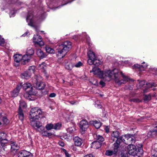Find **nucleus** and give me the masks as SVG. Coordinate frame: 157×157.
I'll use <instances>...</instances> for the list:
<instances>
[{
    "instance_id": "obj_1",
    "label": "nucleus",
    "mask_w": 157,
    "mask_h": 157,
    "mask_svg": "<svg viewBox=\"0 0 157 157\" xmlns=\"http://www.w3.org/2000/svg\"><path fill=\"white\" fill-rule=\"evenodd\" d=\"M90 72H94L95 75L98 74L100 78H103L108 81L113 79L119 85L125 84L126 82L131 80L128 76L124 75L122 72H120L118 69L116 68L111 71L108 70L102 71H100L98 67H95Z\"/></svg>"
},
{
    "instance_id": "obj_2",
    "label": "nucleus",
    "mask_w": 157,
    "mask_h": 157,
    "mask_svg": "<svg viewBox=\"0 0 157 157\" xmlns=\"http://www.w3.org/2000/svg\"><path fill=\"white\" fill-rule=\"evenodd\" d=\"M72 47L71 42L68 41H65L59 45L57 48L56 53L57 56L59 59L63 58Z\"/></svg>"
},
{
    "instance_id": "obj_3",
    "label": "nucleus",
    "mask_w": 157,
    "mask_h": 157,
    "mask_svg": "<svg viewBox=\"0 0 157 157\" xmlns=\"http://www.w3.org/2000/svg\"><path fill=\"white\" fill-rule=\"evenodd\" d=\"M42 112L38 107H34L31 109L29 118L31 124L33 127L37 125V123H40L37 120L42 117Z\"/></svg>"
},
{
    "instance_id": "obj_4",
    "label": "nucleus",
    "mask_w": 157,
    "mask_h": 157,
    "mask_svg": "<svg viewBox=\"0 0 157 157\" xmlns=\"http://www.w3.org/2000/svg\"><path fill=\"white\" fill-rule=\"evenodd\" d=\"M36 126L33 127L36 130H37L38 132H40L42 135L46 137H49L52 135V133L48 132V131H45L44 127L42 126L40 123H37V124Z\"/></svg>"
},
{
    "instance_id": "obj_5",
    "label": "nucleus",
    "mask_w": 157,
    "mask_h": 157,
    "mask_svg": "<svg viewBox=\"0 0 157 157\" xmlns=\"http://www.w3.org/2000/svg\"><path fill=\"white\" fill-rule=\"evenodd\" d=\"M120 132L119 131H113L111 134V139L113 141L118 140L125 141L126 140L123 138V135L120 136Z\"/></svg>"
},
{
    "instance_id": "obj_6",
    "label": "nucleus",
    "mask_w": 157,
    "mask_h": 157,
    "mask_svg": "<svg viewBox=\"0 0 157 157\" xmlns=\"http://www.w3.org/2000/svg\"><path fill=\"white\" fill-rule=\"evenodd\" d=\"M34 69V66L30 67L28 71H26L21 74V78L24 79H28L31 76V72L32 71L33 72Z\"/></svg>"
},
{
    "instance_id": "obj_7",
    "label": "nucleus",
    "mask_w": 157,
    "mask_h": 157,
    "mask_svg": "<svg viewBox=\"0 0 157 157\" xmlns=\"http://www.w3.org/2000/svg\"><path fill=\"white\" fill-rule=\"evenodd\" d=\"M33 41L35 44H38L40 46L44 44V42L42 40L41 36L37 34L34 36Z\"/></svg>"
},
{
    "instance_id": "obj_8",
    "label": "nucleus",
    "mask_w": 157,
    "mask_h": 157,
    "mask_svg": "<svg viewBox=\"0 0 157 157\" xmlns=\"http://www.w3.org/2000/svg\"><path fill=\"white\" fill-rule=\"evenodd\" d=\"M128 151L129 155H135L137 153V149L136 146L132 144H129L127 146Z\"/></svg>"
},
{
    "instance_id": "obj_9",
    "label": "nucleus",
    "mask_w": 157,
    "mask_h": 157,
    "mask_svg": "<svg viewBox=\"0 0 157 157\" xmlns=\"http://www.w3.org/2000/svg\"><path fill=\"white\" fill-rule=\"evenodd\" d=\"M149 130L150 132L149 134L152 136H157V121L155 122L151 125Z\"/></svg>"
},
{
    "instance_id": "obj_10",
    "label": "nucleus",
    "mask_w": 157,
    "mask_h": 157,
    "mask_svg": "<svg viewBox=\"0 0 157 157\" xmlns=\"http://www.w3.org/2000/svg\"><path fill=\"white\" fill-rule=\"evenodd\" d=\"M32 154L25 150L20 151L18 154V157H32Z\"/></svg>"
},
{
    "instance_id": "obj_11",
    "label": "nucleus",
    "mask_w": 157,
    "mask_h": 157,
    "mask_svg": "<svg viewBox=\"0 0 157 157\" xmlns=\"http://www.w3.org/2000/svg\"><path fill=\"white\" fill-rule=\"evenodd\" d=\"M79 127L82 131H85L89 127L88 122L85 120H82L80 122Z\"/></svg>"
},
{
    "instance_id": "obj_12",
    "label": "nucleus",
    "mask_w": 157,
    "mask_h": 157,
    "mask_svg": "<svg viewBox=\"0 0 157 157\" xmlns=\"http://www.w3.org/2000/svg\"><path fill=\"white\" fill-rule=\"evenodd\" d=\"M123 137H125L126 140H127V143H131L135 142V138L134 136L132 135L128 134L123 136Z\"/></svg>"
},
{
    "instance_id": "obj_13",
    "label": "nucleus",
    "mask_w": 157,
    "mask_h": 157,
    "mask_svg": "<svg viewBox=\"0 0 157 157\" xmlns=\"http://www.w3.org/2000/svg\"><path fill=\"white\" fill-rule=\"evenodd\" d=\"M116 142L113 144V153L114 154H116L117 152L118 148L120 146V143L122 142H124L126 143V142L125 141H121V140H115Z\"/></svg>"
},
{
    "instance_id": "obj_14",
    "label": "nucleus",
    "mask_w": 157,
    "mask_h": 157,
    "mask_svg": "<svg viewBox=\"0 0 157 157\" xmlns=\"http://www.w3.org/2000/svg\"><path fill=\"white\" fill-rule=\"evenodd\" d=\"M33 16L32 12H29L26 18V21L28 23V25L29 26H32L33 25Z\"/></svg>"
},
{
    "instance_id": "obj_15",
    "label": "nucleus",
    "mask_w": 157,
    "mask_h": 157,
    "mask_svg": "<svg viewBox=\"0 0 157 157\" xmlns=\"http://www.w3.org/2000/svg\"><path fill=\"white\" fill-rule=\"evenodd\" d=\"M73 140L75 145L77 146H81L83 143L82 140L78 136L75 137L73 139Z\"/></svg>"
},
{
    "instance_id": "obj_16",
    "label": "nucleus",
    "mask_w": 157,
    "mask_h": 157,
    "mask_svg": "<svg viewBox=\"0 0 157 157\" xmlns=\"http://www.w3.org/2000/svg\"><path fill=\"white\" fill-rule=\"evenodd\" d=\"M151 152V157H157V144H154L152 146Z\"/></svg>"
},
{
    "instance_id": "obj_17",
    "label": "nucleus",
    "mask_w": 157,
    "mask_h": 157,
    "mask_svg": "<svg viewBox=\"0 0 157 157\" xmlns=\"http://www.w3.org/2000/svg\"><path fill=\"white\" fill-rule=\"evenodd\" d=\"M45 86V83L44 82L37 81L35 85V87L40 90L43 89Z\"/></svg>"
},
{
    "instance_id": "obj_18",
    "label": "nucleus",
    "mask_w": 157,
    "mask_h": 157,
    "mask_svg": "<svg viewBox=\"0 0 157 157\" xmlns=\"http://www.w3.org/2000/svg\"><path fill=\"white\" fill-rule=\"evenodd\" d=\"M8 141L7 134L4 132H0V142H8Z\"/></svg>"
},
{
    "instance_id": "obj_19",
    "label": "nucleus",
    "mask_w": 157,
    "mask_h": 157,
    "mask_svg": "<svg viewBox=\"0 0 157 157\" xmlns=\"http://www.w3.org/2000/svg\"><path fill=\"white\" fill-rule=\"evenodd\" d=\"M22 86L23 89L25 90H26V91H33V87L32 85L29 83L27 82L25 83L22 85Z\"/></svg>"
},
{
    "instance_id": "obj_20",
    "label": "nucleus",
    "mask_w": 157,
    "mask_h": 157,
    "mask_svg": "<svg viewBox=\"0 0 157 157\" xmlns=\"http://www.w3.org/2000/svg\"><path fill=\"white\" fill-rule=\"evenodd\" d=\"M14 61L17 63V65L19 64L20 62H21L22 64V56L20 54H15L14 56Z\"/></svg>"
},
{
    "instance_id": "obj_21",
    "label": "nucleus",
    "mask_w": 157,
    "mask_h": 157,
    "mask_svg": "<svg viewBox=\"0 0 157 157\" xmlns=\"http://www.w3.org/2000/svg\"><path fill=\"white\" fill-rule=\"evenodd\" d=\"M22 64L24 65L29 61L31 58V56L26 54L22 56Z\"/></svg>"
},
{
    "instance_id": "obj_22",
    "label": "nucleus",
    "mask_w": 157,
    "mask_h": 157,
    "mask_svg": "<svg viewBox=\"0 0 157 157\" xmlns=\"http://www.w3.org/2000/svg\"><path fill=\"white\" fill-rule=\"evenodd\" d=\"M11 151L12 152H15L19 148V146L15 143L11 141L10 142Z\"/></svg>"
},
{
    "instance_id": "obj_23",
    "label": "nucleus",
    "mask_w": 157,
    "mask_h": 157,
    "mask_svg": "<svg viewBox=\"0 0 157 157\" xmlns=\"http://www.w3.org/2000/svg\"><path fill=\"white\" fill-rule=\"evenodd\" d=\"M101 146V143L98 141H95L91 144V147L94 149H98Z\"/></svg>"
},
{
    "instance_id": "obj_24",
    "label": "nucleus",
    "mask_w": 157,
    "mask_h": 157,
    "mask_svg": "<svg viewBox=\"0 0 157 157\" xmlns=\"http://www.w3.org/2000/svg\"><path fill=\"white\" fill-rule=\"evenodd\" d=\"M17 116L19 119L21 121L23 120L24 115L23 111L21 109H18Z\"/></svg>"
},
{
    "instance_id": "obj_25",
    "label": "nucleus",
    "mask_w": 157,
    "mask_h": 157,
    "mask_svg": "<svg viewBox=\"0 0 157 157\" xmlns=\"http://www.w3.org/2000/svg\"><path fill=\"white\" fill-rule=\"evenodd\" d=\"M93 136L94 139L103 142L104 140V138L101 136L96 133H94Z\"/></svg>"
},
{
    "instance_id": "obj_26",
    "label": "nucleus",
    "mask_w": 157,
    "mask_h": 157,
    "mask_svg": "<svg viewBox=\"0 0 157 157\" xmlns=\"http://www.w3.org/2000/svg\"><path fill=\"white\" fill-rule=\"evenodd\" d=\"M35 94V92L31 91H26V92L24 94V97L27 99H30V97L31 95H34Z\"/></svg>"
},
{
    "instance_id": "obj_27",
    "label": "nucleus",
    "mask_w": 157,
    "mask_h": 157,
    "mask_svg": "<svg viewBox=\"0 0 157 157\" xmlns=\"http://www.w3.org/2000/svg\"><path fill=\"white\" fill-rule=\"evenodd\" d=\"M36 54L41 59H43L45 57V55L43 52L40 49H38L36 51Z\"/></svg>"
},
{
    "instance_id": "obj_28",
    "label": "nucleus",
    "mask_w": 157,
    "mask_h": 157,
    "mask_svg": "<svg viewBox=\"0 0 157 157\" xmlns=\"http://www.w3.org/2000/svg\"><path fill=\"white\" fill-rule=\"evenodd\" d=\"M91 123L93 124L96 128H99L101 126V123L97 121H90Z\"/></svg>"
},
{
    "instance_id": "obj_29",
    "label": "nucleus",
    "mask_w": 157,
    "mask_h": 157,
    "mask_svg": "<svg viewBox=\"0 0 157 157\" xmlns=\"http://www.w3.org/2000/svg\"><path fill=\"white\" fill-rule=\"evenodd\" d=\"M87 54L89 59H93L96 58L94 52L91 51H89L88 52Z\"/></svg>"
},
{
    "instance_id": "obj_30",
    "label": "nucleus",
    "mask_w": 157,
    "mask_h": 157,
    "mask_svg": "<svg viewBox=\"0 0 157 157\" xmlns=\"http://www.w3.org/2000/svg\"><path fill=\"white\" fill-rule=\"evenodd\" d=\"M133 67L138 69L140 71H144L145 69V67L143 66L142 65L138 64L134 65Z\"/></svg>"
},
{
    "instance_id": "obj_31",
    "label": "nucleus",
    "mask_w": 157,
    "mask_h": 157,
    "mask_svg": "<svg viewBox=\"0 0 157 157\" xmlns=\"http://www.w3.org/2000/svg\"><path fill=\"white\" fill-rule=\"evenodd\" d=\"M34 53V50L32 48H27L26 52V54L31 56L33 55Z\"/></svg>"
},
{
    "instance_id": "obj_32",
    "label": "nucleus",
    "mask_w": 157,
    "mask_h": 157,
    "mask_svg": "<svg viewBox=\"0 0 157 157\" xmlns=\"http://www.w3.org/2000/svg\"><path fill=\"white\" fill-rule=\"evenodd\" d=\"M74 67V64L71 63H67L65 65V68L69 70H71Z\"/></svg>"
},
{
    "instance_id": "obj_33",
    "label": "nucleus",
    "mask_w": 157,
    "mask_h": 157,
    "mask_svg": "<svg viewBox=\"0 0 157 157\" xmlns=\"http://www.w3.org/2000/svg\"><path fill=\"white\" fill-rule=\"evenodd\" d=\"M7 143L5 142V141L0 142V152L5 151V144Z\"/></svg>"
},
{
    "instance_id": "obj_34",
    "label": "nucleus",
    "mask_w": 157,
    "mask_h": 157,
    "mask_svg": "<svg viewBox=\"0 0 157 157\" xmlns=\"http://www.w3.org/2000/svg\"><path fill=\"white\" fill-rule=\"evenodd\" d=\"M45 48L47 52L51 54L54 53V50L49 46H46Z\"/></svg>"
},
{
    "instance_id": "obj_35",
    "label": "nucleus",
    "mask_w": 157,
    "mask_h": 157,
    "mask_svg": "<svg viewBox=\"0 0 157 157\" xmlns=\"http://www.w3.org/2000/svg\"><path fill=\"white\" fill-rule=\"evenodd\" d=\"M46 68V64L44 62H43L39 65L38 68L39 69L44 70Z\"/></svg>"
},
{
    "instance_id": "obj_36",
    "label": "nucleus",
    "mask_w": 157,
    "mask_h": 157,
    "mask_svg": "<svg viewBox=\"0 0 157 157\" xmlns=\"http://www.w3.org/2000/svg\"><path fill=\"white\" fill-rule=\"evenodd\" d=\"M26 106V104L25 102L22 101L21 100L19 101V109H21L22 108H25Z\"/></svg>"
},
{
    "instance_id": "obj_37",
    "label": "nucleus",
    "mask_w": 157,
    "mask_h": 157,
    "mask_svg": "<svg viewBox=\"0 0 157 157\" xmlns=\"http://www.w3.org/2000/svg\"><path fill=\"white\" fill-rule=\"evenodd\" d=\"M45 128L48 130H50L54 129V124L52 123L48 124L45 126Z\"/></svg>"
},
{
    "instance_id": "obj_38",
    "label": "nucleus",
    "mask_w": 157,
    "mask_h": 157,
    "mask_svg": "<svg viewBox=\"0 0 157 157\" xmlns=\"http://www.w3.org/2000/svg\"><path fill=\"white\" fill-rule=\"evenodd\" d=\"M61 126V124L60 123H58L54 124V129L56 130L59 129Z\"/></svg>"
},
{
    "instance_id": "obj_39",
    "label": "nucleus",
    "mask_w": 157,
    "mask_h": 157,
    "mask_svg": "<svg viewBox=\"0 0 157 157\" xmlns=\"http://www.w3.org/2000/svg\"><path fill=\"white\" fill-rule=\"evenodd\" d=\"M156 85L157 84L154 83H148V88H152V89L154 90V89L153 88L156 87Z\"/></svg>"
},
{
    "instance_id": "obj_40",
    "label": "nucleus",
    "mask_w": 157,
    "mask_h": 157,
    "mask_svg": "<svg viewBox=\"0 0 157 157\" xmlns=\"http://www.w3.org/2000/svg\"><path fill=\"white\" fill-rule=\"evenodd\" d=\"M101 63V62L99 59H98L95 58L94 59V65L95 66H98L100 65Z\"/></svg>"
},
{
    "instance_id": "obj_41",
    "label": "nucleus",
    "mask_w": 157,
    "mask_h": 157,
    "mask_svg": "<svg viewBox=\"0 0 157 157\" xmlns=\"http://www.w3.org/2000/svg\"><path fill=\"white\" fill-rule=\"evenodd\" d=\"M19 92H18V91H16V90H14L11 93V95L12 97L14 98L17 96Z\"/></svg>"
},
{
    "instance_id": "obj_42",
    "label": "nucleus",
    "mask_w": 157,
    "mask_h": 157,
    "mask_svg": "<svg viewBox=\"0 0 157 157\" xmlns=\"http://www.w3.org/2000/svg\"><path fill=\"white\" fill-rule=\"evenodd\" d=\"M157 71V69L155 68H149V69L148 70V71L152 73L153 74H155Z\"/></svg>"
},
{
    "instance_id": "obj_43",
    "label": "nucleus",
    "mask_w": 157,
    "mask_h": 157,
    "mask_svg": "<svg viewBox=\"0 0 157 157\" xmlns=\"http://www.w3.org/2000/svg\"><path fill=\"white\" fill-rule=\"evenodd\" d=\"M143 154V151L142 149L140 148L137 149V153L136 155L138 156H140L141 155H142Z\"/></svg>"
},
{
    "instance_id": "obj_44",
    "label": "nucleus",
    "mask_w": 157,
    "mask_h": 157,
    "mask_svg": "<svg viewBox=\"0 0 157 157\" xmlns=\"http://www.w3.org/2000/svg\"><path fill=\"white\" fill-rule=\"evenodd\" d=\"M130 102H133L135 103H139L141 101L138 98H133L129 100Z\"/></svg>"
},
{
    "instance_id": "obj_45",
    "label": "nucleus",
    "mask_w": 157,
    "mask_h": 157,
    "mask_svg": "<svg viewBox=\"0 0 157 157\" xmlns=\"http://www.w3.org/2000/svg\"><path fill=\"white\" fill-rule=\"evenodd\" d=\"M114 154L113 153V151H111V150H107V151L105 153V155H106L108 156H111L113 155V154Z\"/></svg>"
},
{
    "instance_id": "obj_46",
    "label": "nucleus",
    "mask_w": 157,
    "mask_h": 157,
    "mask_svg": "<svg viewBox=\"0 0 157 157\" xmlns=\"http://www.w3.org/2000/svg\"><path fill=\"white\" fill-rule=\"evenodd\" d=\"M124 89L125 90H132L133 89V87L132 86H130L129 85H127L124 86Z\"/></svg>"
},
{
    "instance_id": "obj_47",
    "label": "nucleus",
    "mask_w": 157,
    "mask_h": 157,
    "mask_svg": "<svg viewBox=\"0 0 157 157\" xmlns=\"http://www.w3.org/2000/svg\"><path fill=\"white\" fill-rule=\"evenodd\" d=\"M2 121L4 124H7L9 123V121L6 117H4L2 118Z\"/></svg>"
},
{
    "instance_id": "obj_48",
    "label": "nucleus",
    "mask_w": 157,
    "mask_h": 157,
    "mask_svg": "<svg viewBox=\"0 0 157 157\" xmlns=\"http://www.w3.org/2000/svg\"><path fill=\"white\" fill-rule=\"evenodd\" d=\"M83 65V63L80 61H79L75 64L74 65V67H79Z\"/></svg>"
},
{
    "instance_id": "obj_49",
    "label": "nucleus",
    "mask_w": 157,
    "mask_h": 157,
    "mask_svg": "<svg viewBox=\"0 0 157 157\" xmlns=\"http://www.w3.org/2000/svg\"><path fill=\"white\" fill-rule=\"evenodd\" d=\"M22 87V84H20L17 85L16 88L14 89V90H16V91H18V92L19 93V92L21 88Z\"/></svg>"
},
{
    "instance_id": "obj_50",
    "label": "nucleus",
    "mask_w": 157,
    "mask_h": 157,
    "mask_svg": "<svg viewBox=\"0 0 157 157\" xmlns=\"http://www.w3.org/2000/svg\"><path fill=\"white\" fill-rule=\"evenodd\" d=\"M75 129L73 128H69L67 129V130L68 132L71 134L75 130Z\"/></svg>"
},
{
    "instance_id": "obj_51",
    "label": "nucleus",
    "mask_w": 157,
    "mask_h": 157,
    "mask_svg": "<svg viewBox=\"0 0 157 157\" xmlns=\"http://www.w3.org/2000/svg\"><path fill=\"white\" fill-rule=\"evenodd\" d=\"M147 92V89L146 88H145L144 90V95L145 96V97L144 98V101H146L147 100V95L146 93Z\"/></svg>"
},
{
    "instance_id": "obj_52",
    "label": "nucleus",
    "mask_w": 157,
    "mask_h": 157,
    "mask_svg": "<svg viewBox=\"0 0 157 157\" xmlns=\"http://www.w3.org/2000/svg\"><path fill=\"white\" fill-rule=\"evenodd\" d=\"M94 59H89L87 61L88 63L90 65L94 64Z\"/></svg>"
},
{
    "instance_id": "obj_53",
    "label": "nucleus",
    "mask_w": 157,
    "mask_h": 157,
    "mask_svg": "<svg viewBox=\"0 0 157 157\" xmlns=\"http://www.w3.org/2000/svg\"><path fill=\"white\" fill-rule=\"evenodd\" d=\"M5 42L4 39L0 35V45H2Z\"/></svg>"
},
{
    "instance_id": "obj_54",
    "label": "nucleus",
    "mask_w": 157,
    "mask_h": 157,
    "mask_svg": "<svg viewBox=\"0 0 157 157\" xmlns=\"http://www.w3.org/2000/svg\"><path fill=\"white\" fill-rule=\"evenodd\" d=\"M145 81H141L139 82V86L140 88L142 87L145 84Z\"/></svg>"
},
{
    "instance_id": "obj_55",
    "label": "nucleus",
    "mask_w": 157,
    "mask_h": 157,
    "mask_svg": "<svg viewBox=\"0 0 157 157\" xmlns=\"http://www.w3.org/2000/svg\"><path fill=\"white\" fill-rule=\"evenodd\" d=\"M155 95H151L150 94L148 95V101L150 100L151 99L152 97H155Z\"/></svg>"
},
{
    "instance_id": "obj_56",
    "label": "nucleus",
    "mask_w": 157,
    "mask_h": 157,
    "mask_svg": "<svg viewBox=\"0 0 157 157\" xmlns=\"http://www.w3.org/2000/svg\"><path fill=\"white\" fill-rule=\"evenodd\" d=\"M95 107L98 109L101 108L102 107L101 105L98 104L97 102L95 104Z\"/></svg>"
},
{
    "instance_id": "obj_57",
    "label": "nucleus",
    "mask_w": 157,
    "mask_h": 157,
    "mask_svg": "<svg viewBox=\"0 0 157 157\" xmlns=\"http://www.w3.org/2000/svg\"><path fill=\"white\" fill-rule=\"evenodd\" d=\"M63 151L65 153L66 157H70V155L68 152H67L66 150H63Z\"/></svg>"
},
{
    "instance_id": "obj_58",
    "label": "nucleus",
    "mask_w": 157,
    "mask_h": 157,
    "mask_svg": "<svg viewBox=\"0 0 157 157\" xmlns=\"http://www.w3.org/2000/svg\"><path fill=\"white\" fill-rule=\"evenodd\" d=\"M105 132L108 133L109 132V128L108 126H106L105 128Z\"/></svg>"
},
{
    "instance_id": "obj_59",
    "label": "nucleus",
    "mask_w": 157,
    "mask_h": 157,
    "mask_svg": "<svg viewBox=\"0 0 157 157\" xmlns=\"http://www.w3.org/2000/svg\"><path fill=\"white\" fill-rule=\"evenodd\" d=\"M69 102L71 105H74L75 104H77L78 103V102L76 101H70Z\"/></svg>"
},
{
    "instance_id": "obj_60",
    "label": "nucleus",
    "mask_w": 157,
    "mask_h": 157,
    "mask_svg": "<svg viewBox=\"0 0 157 157\" xmlns=\"http://www.w3.org/2000/svg\"><path fill=\"white\" fill-rule=\"evenodd\" d=\"M100 84L102 86V87H104L105 85V83L103 81H101L99 82Z\"/></svg>"
},
{
    "instance_id": "obj_61",
    "label": "nucleus",
    "mask_w": 157,
    "mask_h": 157,
    "mask_svg": "<svg viewBox=\"0 0 157 157\" xmlns=\"http://www.w3.org/2000/svg\"><path fill=\"white\" fill-rule=\"evenodd\" d=\"M56 96V94L54 93H51L50 95H49V97H51V98H53V97H54Z\"/></svg>"
},
{
    "instance_id": "obj_62",
    "label": "nucleus",
    "mask_w": 157,
    "mask_h": 157,
    "mask_svg": "<svg viewBox=\"0 0 157 157\" xmlns=\"http://www.w3.org/2000/svg\"><path fill=\"white\" fill-rule=\"evenodd\" d=\"M84 157H94V156L91 154H89L86 155Z\"/></svg>"
},
{
    "instance_id": "obj_63",
    "label": "nucleus",
    "mask_w": 157,
    "mask_h": 157,
    "mask_svg": "<svg viewBox=\"0 0 157 157\" xmlns=\"http://www.w3.org/2000/svg\"><path fill=\"white\" fill-rule=\"evenodd\" d=\"M59 144L61 146H62V147L64 145V143L63 142H59Z\"/></svg>"
},
{
    "instance_id": "obj_64",
    "label": "nucleus",
    "mask_w": 157,
    "mask_h": 157,
    "mask_svg": "<svg viewBox=\"0 0 157 157\" xmlns=\"http://www.w3.org/2000/svg\"><path fill=\"white\" fill-rule=\"evenodd\" d=\"M28 33H29V32H26L24 34H23L22 35V36H25L27 35L28 34Z\"/></svg>"
}]
</instances>
